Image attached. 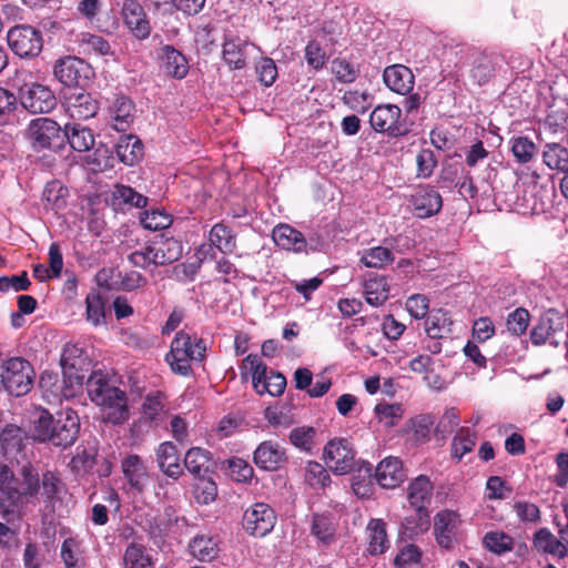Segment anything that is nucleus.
<instances>
[{"label":"nucleus","mask_w":568,"mask_h":568,"mask_svg":"<svg viewBox=\"0 0 568 568\" xmlns=\"http://www.w3.org/2000/svg\"><path fill=\"white\" fill-rule=\"evenodd\" d=\"M82 349L75 344H67L63 347L60 364L63 371V383L65 387L62 389L59 385L57 375H42L40 377V388L45 393L47 397H53V399H60V395L63 397L74 396V389L81 388L83 385L84 376L78 372L77 359L81 356Z\"/></svg>","instance_id":"1"},{"label":"nucleus","mask_w":568,"mask_h":568,"mask_svg":"<svg viewBox=\"0 0 568 568\" xmlns=\"http://www.w3.org/2000/svg\"><path fill=\"white\" fill-rule=\"evenodd\" d=\"M205 356L206 343L203 338L179 331L171 342L165 361L174 374L189 377L193 374L191 363H201Z\"/></svg>","instance_id":"2"},{"label":"nucleus","mask_w":568,"mask_h":568,"mask_svg":"<svg viewBox=\"0 0 568 568\" xmlns=\"http://www.w3.org/2000/svg\"><path fill=\"white\" fill-rule=\"evenodd\" d=\"M34 369L22 357H0V390L20 397L27 395L33 386Z\"/></svg>","instance_id":"3"},{"label":"nucleus","mask_w":568,"mask_h":568,"mask_svg":"<svg viewBox=\"0 0 568 568\" xmlns=\"http://www.w3.org/2000/svg\"><path fill=\"white\" fill-rule=\"evenodd\" d=\"M20 479L13 484L9 497L0 499V510L9 515L23 503H32L40 493V476L31 463L24 464L19 471Z\"/></svg>","instance_id":"4"},{"label":"nucleus","mask_w":568,"mask_h":568,"mask_svg":"<svg viewBox=\"0 0 568 568\" xmlns=\"http://www.w3.org/2000/svg\"><path fill=\"white\" fill-rule=\"evenodd\" d=\"M243 368H247L252 375V385L258 395L268 394L273 397L281 396L287 385L286 377L267 365L256 354H248L242 362Z\"/></svg>","instance_id":"5"},{"label":"nucleus","mask_w":568,"mask_h":568,"mask_svg":"<svg viewBox=\"0 0 568 568\" xmlns=\"http://www.w3.org/2000/svg\"><path fill=\"white\" fill-rule=\"evenodd\" d=\"M26 134L34 150L58 151L64 146L63 129L50 118H37L30 121Z\"/></svg>","instance_id":"6"},{"label":"nucleus","mask_w":568,"mask_h":568,"mask_svg":"<svg viewBox=\"0 0 568 568\" xmlns=\"http://www.w3.org/2000/svg\"><path fill=\"white\" fill-rule=\"evenodd\" d=\"M276 521L275 510L268 504L257 501L245 508L241 526L248 536L263 538L274 529Z\"/></svg>","instance_id":"7"},{"label":"nucleus","mask_w":568,"mask_h":568,"mask_svg":"<svg viewBox=\"0 0 568 568\" xmlns=\"http://www.w3.org/2000/svg\"><path fill=\"white\" fill-rule=\"evenodd\" d=\"M369 123L375 132L390 138L404 136L409 132L402 109L395 104L377 105L369 115Z\"/></svg>","instance_id":"8"},{"label":"nucleus","mask_w":568,"mask_h":568,"mask_svg":"<svg viewBox=\"0 0 568 568\" xmlns=\"http://www.w3.org/2000/svg\"><path fill=\"white\" fill-rule=\"evenodd\" d=\"M324 459L338 475L351 473L356 466V450L347 438L335 437L324 447Z\"/></svg>","instance_id":"9"},{"label":"nucleus","mask_w":568,"mask_h":568,"mask_svg":"<svg viewBox=\"0 0 568 568\" xmlns=\"http://www.w3.org/2000/svg\"><path fill=\"white\" fill-rule=\"evenodd\" d=\"M21 105L32 114L49 113L57 106V98L52 90L43 84L24 83L19 89Z\"/></svg>","instance_id":"10"},{"label":"nucleus","mask_w":568,"mask_h":568,"mask_svg":"<svg viewBox=\"0 0 568 568\" xmlns=\"http://www.w3.org/2000/svg\"><path fill=\"white\" fill-rule=\"evenodd\" d=\"M209 244H203L199 248V254L203 260L207 256L215 257L214 248L223 254H233L237 248L236 233L223 222L215 223L209 232Z\"/></svg>","instance_id":"11"},{"label":"nucleus","mask_w":568,"mask_h":568,"mask_svg":"<svg viewBox=\"0 0 568 568\" xmlns=\"http://www.w3.org/2000/svg\"><path fill=\"white\" fill-rule=\"evenodd\" d=\"M63 98L65 112L73 120H89L97 115L100 108L99 101L83 89L67 91Z\"/></svg>","instance_id":"12"},{"label":"nucleus","mask_w":568,"mask_h":568,"mask_svg":"<svg viewBox=\"0 0 568 568\" xmlns=\"http://www.w3.org/2000/svg\"><path fill=\"white\" fill-rule=\"evenodd\" d=\"M87 71L88 65L84 60L75 57L60 59L53 68L54 78L68 88V91L82 89V82L88 79Z\"/></svg>","instance_id":"13"},{"label":"nucleus","mask_w":568,"mask_h":568,"mask_svg":"<svg viewBox=\"0 0 568 568\" xmlns=\"http://www.w3.org/2000/svg\"><path fill=\"white\" fill-rule=\"evenodd\" d=\"M566 318L562 313L555 308H549L541 314L536 325L530 331V341L534 345L540 346L550 342L551 338L565 329Z\"/></svg>","instance_id":"14"},{"label":"nucleus","mask_w":568,"mask_h":568,"mask_svg":"<svg viewBox=\"0 0 568 568\" xmlns=\"http://www.w3.org/2000/svg\"><path fill=\"white\" fill-rule=\"evenodd\" d=\"M124 28L134 36H150L152 28L149 16L138 0H124L121 9Z\"/></svg>","instance_id":"15"},{"label":"nucleus","mask_w":568,"mask_h":568,"mask_svg":"<svg viewBox=\"0 0 568 568\" xmlns=\"http://www.w3.org/2000/svg\"><path fill=\"white\" fill-rule=\"evenodd\" d=\"M53 425H55L57 432L52 436V445L67 448L75 443L80 430V422L74 410L65 409L57 413Z\"/></svg>","instance_id":"16"},{"label":"nucleus","mask_w":568,"mask_h":568,"mask_svg":"<svg viewBox=\"0 0 568 568\" xmlns=\"http://www.w3.org/2000/svg\"><path fill=\"white\" fill-rule=\"evenodd\" d=\"M409 203L415 215L419 219H428L437 215L443 207L440 193L430 185L418 187L410 195Z\"/></svg>","instance_id":"17"},{"label":"nucleus","mask_w":568,"mask_h":568,"mask_svg":"<svg viewBox=\"0 0 568 568\" xmlns=\"http://www.w3.org/2000/svg\"><path fill=\"white\" fill-rule=\"evenodd\" d=\"M286 450L276 442L264 440L253 453L254 464L263 470L275 471L287 464Z\"/></svg>","instance_id":"18"},{"label":"nucleus","mask_w":568,"mask_h":568,"mask_svg":"<svg viewBox=\"0 0 568 568\" xmlns=\"http://www.w3.org/2000/svg\"><path fill=\"white\" fill-rule=\"evenodd\" d=\"M383 81L390 91L406 95L414 89L415 77L408 67L404 64H393L385 68Z\"/></svg>","instance_id":"19"},{"label":"nucleus","mask_w":568,"mask_h":568,"mask_svg":"<svg viewBox=\"0 0 568 568\" xmlns=\"http://www.w3.org/2000/svg\"><path fill=\"white\" fill-rule=\"evenodd\" d=\"M458 516L452 510H442L434 518V535L437 544L446 549L454 547L456 541V530Z\"/></svg>","instance_id":"20"},{"label":"nucleus","mask_w":568,"mask_h":568,"mask_svg":"<svg viewBox=\"0 0 568 568\" xmlns=\"http://www.w3.org/2000/svg\"><path fill=\"white\" fill-rule=\"evenodd\" d=\"M121 469L130 488L142 494L149 479V473L142 458L136 454L125 456L121 462Z\"/></svg>","instance_id":"21"},{"label":"nucleus","mask_w":568,"mask_h":568,"mask_svg":"<svg viewBox=\"0 0 568 568\" xmlns=\"http://www.w3.org/2000/svg\"><path fill=\"white\" fill-rule=\"evenodd\" d=\"M403 463L397 457H386L376 467L374 477L377 484L387 489L399 486L405 479Z\"/></svg>","instance_id":"22"},{"label":"nucleus","mask_w":568,"mask_h":568,"mask_svg":"<svg viewBox=\"0 0 568 568\" xmlns=\"http://www.w3.org/2000/svg\"><path fill=\"white\" fill-rule=\"evenodd\" d=\"M156 463L159 469L168 477L178 480L183 475V466L180 463V455L175 444L172 442L161 443L156 450Z\"/></svg>","instance_id":"23"},{"label":"nucleus","mask_w":568,"mask_h":568,"mask_svg":"<svg viewBox=\"0 0 568 568\" xmlns=\"http://www.w3.org/2000/svg\"><path fill=\"white\" fill-rule=\"evenodd\" d=\"M109 287H93L85 296L87 321L93 326L105 324V310L108 303Z\"/></svg>","instance_id":"24"},{"label":"nucleus","mask_w":568,"mask_h":568,"mask_svg":"<svg viewBox=\"0 0 568 568\" xmlns=\"http://www.w3.org/2000/svg\"><path fill=\"white\" fill-rule=\"evenodd\" d=\"M274 243L282 250L302 253L306 250L307 242L302 232L288 224H278L273 229Z\"/></svg>","instance_id":"25"},{"label":"nucleus","mask_w":568,"mask_h":568,"mask_svg":"<svg viewBox=\"0 0 568 568\" xmlns=\"http://www.w3.org/2000/svg\"><path fill=\"white\" fill-rule=\"evenodd\" d=\"M87 390L90 399L94 404H104L110 399V395L116 398L122 389L112 385L105 374L101 371H94L87 379Z\"/></svg>","instance_id":"26"},{"label":"nucleus","mask_w":568,"mask_h":568,"mask_svg":"<svg viewBox=\"0 0 568 568\" xmlns=\"http://www.w3.org/2000/svg\"><path fill=\"white\" fill-rule=\"evenodd\" d=\"M148 203V197L138 193L133 187L116 184L110 195V204L115 211H126L132 207H144Z\"/></svg>","instance_id":"27"},{"label":"nucleus","mask_w":568,"mask_h":568,"mask_svg":"<svg viewBox=\"0 0 568 568\" xmlns=\"http://www.w3.org/2000/svg\"><path fill=\"white\" fill-rule=\"evenodd\" d=\"M166 413L164 394L152 392L142 404L141 422L149 426H159L165 419Z\"/></svg>","instance_id":"28"},{"label":"nucleus","mask_w":568,"mask_h":568,"mask_svg":"<svg viewBox=\"0 0 568 568\" xmlns=\"http://www.w3.org/2000/svg\"><path fill=\"white\" fill-rule=\"evenodd\" d=\"M248 42L243 38H225L222 59L231 70L246 67Z\"/></svg>","instance_id":"29"},{"label":"nucleus","mask_w":568,"mask_h":568,"mask_svg":"<svg viewBox=\"0 0 568 568\" xmlns=\"http://www.w3.org/2000/svg\"><path fill=\"white\" fill-rule=\"evenodd\" d=\"M434 486L425 475L413 479L407 487V498L414 509H427L432 501Z\"/></svg>","instance_id":"30"},{"label":"nucleus","mask_w":568,"mask_h":568,"mask_svg":"<svg viewBox=\"0 0 568 568\" xmlns=\"http://www.w3.org/2000/svg\"><path fill=\"white\" fill-rule=\"evenodd\" d=\"M97 405L101 407L102 419L105 423L119 425L129 419L128 397L124 390L116 394V398L110 395L109 400Z\"/></svg>","instance_id":"31"},{"label":"nucleus","mask_w":568,"mask_h":568,"mask_svg":"<svg viewBox=\"0 0 568 568\" xmlns=\"http://www.w3.org/2000/svg\"><path fill=\"white\" fill-rule=\"evenodd\" d=\"M115 153L122 163L133 166L143 159L144 145L136 135H123L115 144Z\"/></svg>","instance_id":"32"},{"label":"nucleus","mask_w":568,"mask_h":568,"mask_svg":"<svg viewBox=\"0 0 568 568\" xmlns=\"http://www.w3.org/2000/svg\"><path fill=\"white\" fill-rule=\"evenodd\" d=\"M64 143L68 142L72 150L87 152L94 146V134L91 129L79 123H67L63 128Z\"/></svg>","instance_id":"33"},{"label":"nucleus","mask_w":568,"mask_h":568,"mask_svg":"<svg viewBox=\"0 0 568 568\" xmlns=\"http://www.w3.org/2000/svg\"><path fill=\"white\" fill-rule=\"evenodd\" d=\"M183 465V468H185L194 478H197L209 475L212 471L214 463L207 450L201 447H192L186 452Z\"/></svg>","instance_id":"34"},{"label":"nucleus","mask_w":568,"mask_h":568,"mask_svg":"<svg viewBox=\"0 0 568 568\" xmlns=\"http://www.w3.org/2000/svg\"><path fill=\"white\" fill-rule=\"evenodd\" d=\"M155 256V265H168L178 261L183 253L182 242L174 237L160 236V240L152 242Z\"/></svg>","instance_id":"35"},{"label":"nucleus","mask_w":568,"mask_h":568,"mask_svg":"<svg viewBox=\"0 0 568 568\" xmlns=\"http://www.w3.org/2000/svg\"><path fill=\"white\" fill-rule=\"evenodd\" d=\"M134 103L126 97H118L111 109L113 128L118 132H125L134 120Z\"/></svg>","instance_id":"36"},{"label":"nucleus","mask_w":568,"mask_h":568,"mask_svg":"<svg viewBox=\"0 0 568 568\" xmlns=\"http://www.w3.org/2000/svg\"><path fill=\"white\" fill-rule=\"evenodd\" d=\"M395 261L394 252L382 245H376L362 251L359 263L368 268L384 270Z\"/></svg>","instance_id":"37"},{"label":"nucleus","mask_w":568,"mask_h":568,"mask_svg":"<svg viewBox=\"0 0 568 568\" xmlns=\"http://www.w3.org/2000/svg\"><path fill=\"white\" fill-rule=\"evenodd\" d=\"M453 321L445 310L433 311L425 321V331L430 339H440L452 332Z\"/></svg>","instance_id":"38"},{"label":"nucleus","mask_w":568,"mask_h":568,"mask_svg":"<svg viewBox=\"0 0 568 568\" xmlns=\"http://www.w3.org/2000/svg\"><path fill=\"white\" fill-rule=\"evenodd\" d=\"M368 535V552L371 555H381L389 547V541L386 532V523L383 519H371L367 528Z\"/></svg>","instance_id":"39"},{"label":"nucleus","mask_w":568,"mask_h":568,"mask_svg":"<svg viewBox=\"0 0 568 568\" xmlns=\"http://www.w3.org/2000/svg\"><path fill=\"white\" fill-rule=\"evenodd\" d=\"M161 67L164 72L173 78L183 79L189 71V64L185 57L170 45L163 48Z\"/></svg>","instance_id":"40"},{"label":"nucleus","mask_w":568,"mask_h":568,"mask_svg":"<svg viewBox=\"0 0 568 568\" xmlns=\"http://www.w3.org/2000/svg\"><path fill=\"white\" fill-rule=\"evenodd\" d=\"M414 514L406 516L400 526V534L413 539L430 527V516L428 509H414Z\"/></svg>","instance_id":"41"},{"label":"nucleus","mask_w":568,"mask_h":568,"mask_svg":"<svg viewBox=\"0 0 568 568\" xmlns=\"http://www.w3.org/2000/svg\"><path fill=\"white\" fill-rule=\"evenodd\" d=\"M364 295L369 305L374 307L383 305L389 297V285L386 277L375 275L366 280L364 283Z\"/></svg>","instance_id":"42"},{"label":"nucleus","mask_w":568,"mask_h":568,"mask_svg":"<svg viewBox=\"0 0 568 568\" xmlns=\"http://www.w3.org/2000/svg\"><path fill=\"white\" fill-rule=\"evenodd\" d=\"M541 156L550 170L568 173V149L561 143H546Z\"/></svg>","instance_id":"43"},{"label":"nucleus","mask_w":568,"mask_h":568,"mask_svg":"<svg viewBox=\"0 0 568 568\" xmlns=\"http://www.w3.org/2000/svg\"><path fill=\"white\" fill-rule=\"evenodd\" d=\"M477 443V433L469 427H460L452 440L450 455L456 462L470 453Z\"/></svg>","instance_id":"44"},{"label":"nucleus","mask_w":568,"mask_h":568,"mask_svg":"<svg viewBox=\"0 0 568 568\" xmlns=\"http://www.w3.org/2000/svg\"><path fill=\"white\" fill-rule=\"evenodd\" d=\"M534 545L537 549L564 558L567 556V547L557 539L548 528H540L534 534Z\"/></svg>","instance_id":"45"},{"label":"nucleus","mask_w":568,"mask_h":568,"mask_svg":"<svg viewBox=\"0 0 568 568\" xmlns=\"http://www.w3.org/2000/svg\"><path fill=\"white\" fill-rule=\"evenodd\" d=\"M328 41L326 38L318 40L312 39L305 47V59L308 67L314 70L322 69L331 57L328 51Z\"/></svg>","instance_id":"46"},{"label":"nucleus","mask_w":568,"mask_h":568,"mask_svg":"<svg viewBox=\"0 0 568 568\" xmlns=\"http://www.w3.org/2000/svg\"><path fill=\"white\" fill-rule=\"evenodd\" d=\"M14 54L23 59L38 57L42 49V38H6Z\"/></svg>","instance_id":"47"},{"label":"nucleus","mask_w":568,"mask_h":568,"mask_svg":"<svg viewBox=\"0 0 568 568\" xmlns=\"http://www.w3.org/2000/svg\"><path fill=\"white\" fill-rule=\"evenodd\" d=\"M484 547L498 556L509 552L514 549V538L504 531H488L483 538Z\"/></svg>","instance_id":"48"},{"label":"nucleus","mask_w":568,"mask_h":568,"mask_svg":"<svg viewBox=\"0 0 568 568\" xmlns=\"http://www.w3.org/2000/svg\"><path fill=\"white\" fill-rule=\"evenodd\" d=\"M54 418L48 409L40 408L33 414L32 426L30 432L32 437L41 443H45V438H50L49 428L54 424Z\"/></svg>","instance_id":"49"},{"label":"nucleus","mask_w":568,"mask_h":568,"mask_svg":"<svg viewBox=\"0 0 568 568\" xmlns=\"http://www.w3.org/2000/svg\"><path fill=\"white\" fill-rule=\"evenodd\" d=\"M63 489V484L57 474L53 471H45L42 474L40 480V490L47 505L53 506L59 499V495Z\"/></svg>","instance_id":"50"},{"label":"nucleus","mask_w":568,"mask_h":568,"mask_svg":"<svg viewBox=\"0 0 568 568\" xmlns=\"http://www.w3.org/2000/svg\"><path fill=\"white\" fill-rule=\"evenodd\" d=\"M189 547L191 554L201 561H210L217 555V545L211 537L196 536Z\"/></svg>","instance_id":"51"},{"label":"nucleus","mask_w":568,"mask_h":568,"mask_svg":"<svg viewBox=\"0 0 568 568\" xmlns=\"http://www.w3.org/2000/svg\"><path fill=\"white\" fill-rule=\"evenodd\" d=\"M67 189L63 187L59 182L52 181L47 183L42 192V201L44 207L50 210H60L65 206V194Z\"/></svg>","instance_id":"52"},{"label":"nucleus","mask_w":568,"mask_h":568,"mask_svg":"<svg viewBox=\"0 0 568 568\" xmlns=\"http://www.w3.org/2000/svg\"><path fill=\"white\" fill-rule=\"evenodd\" d=\"M125 568H153L151 557L145 552L144 546L132 542L124 552Z\"/></svg>","instance_id":"53"},{"label":"nucleus","mask_w":568,"mask_h":568,"mask_svg":"<svg viewBox=\"0 0 568 568\" xmlns=\"http://www.w3.org/2000/svg\"><path fill=\"white\" fill-rule=\"evenodd\" d=\"M510 144L511 153L520 164L530 162L537 153V145L527 136L513 138Z\"/></svg>","instance_id":"54"},{"label":"nucleus","mask_w":568,"mask_h":568,"mask_svg":"<svg viewBox=\"0 0 568 568\" xmlns=\"http://www.w3.org/2000/svg\"><path fill=\"white\" fill-rule=\"evenodd\" d=\"M374 413L378 420L389 428L396 426L403 418L404 409L402 404L398 403H378L374 408Z\"/></svg>","instance_id":"55"},{"label":"nucleus","mask_w":568,"mask_h":568,"mask_svg":"<svg viewBox=\"0 0 568 568\" xmlns=\"http://www.w3.org/2000/svg\"><path fill=\"white\" fill-rule=\"evenodd\" d=\"M196 483L194 484L193 494L194 498L199 504L207 505L215 500L217 496V486L209 477V475L195 478Z\"/></svg>","instance_id":"56"},{"label":"nucleus","mask_w":568,"mask_h":568,"mask_svg":"<svg viewBox=\"0 0 568 568\" xmlns=\"http://www.w3.org/2000/svg\"><path fill=\"white\" fill-rule=\"evenodd\" d=\"M423 552L418 546L408 544L403 547L394 559L397 568H420Z\"/></svg>","instance_id":"57"},{"label":"nucleus","mask_w":568,"mask_h":568,"mask_svg":"<svg viewBox=\"0 0 568 568\" xmlns=\"http://www.w3.org/2000/svg\"><path fill=\"white\" fill-rule=\"evenodd\" d=\"M141 224L144 229L151 231H161L171 226L172 215L161 210L145 211L141 216Z\"/></svg>","instance_id":"58"},{"label":"nucleus","mask_w":568,"mask_h":568,"mask_svg":"<svg viewBox=\"0 0 568 568\" xmlns=\"http://www.w3.org/2000/svg\"><path fill=\"white\" fill-rule=\"evenodd\" d=\"M409 424L413 429V438L418 444H424L430 439L434 428V418L430 415H418L410 418Z\"/></svg>","instance_id":"59"},{"label":"nucleus","mask_w":568,"mask_h":568,"mask_svg":"<svg viewBox=\"0 0 568 568\" xmlns=\"http://www.w3.org/2000/svg\"><path fill=\"white\" fill-rule=\"evenodd\" d=\"M0 443L6 454L18 452L22 447V430L20 427L8 424L0 433Z\"/></svg>","instance_id":"60"},{"label":"nucleus","mask_w":568,"mask_h":568,"mask_svg":"<svg viewBox=\"0 0 568 568\" xmlns=\"http://www.w3.org/2000/svg\"><path fill=\"white\" fill-rule=\"evenodd\" d=\"M334 531L335 529L327 516L320 514L313 515L311 532L318 540L329 544L333 540Z\"/></svg>","instance_id":"61"},{"label":"nucleus","mask_w":568,"mask_h":568,"mask_svg":"<svg viewBox=\"0 0 568 568\" xmlns=\"http://www.w3.org/2000/svg\"><path fill=\"white\" fill-rule=\"evenodd\" d=\"M80 54L91 55H106L111 54V47L105 38H82L79 42Z\"/></svg>","instance_id":"62"},{"label":"nucleus","mask_w":568,"mask_h":568,"mask_svg":"<svg viewBox=\"0 0 568 568\" xmlns=\"http://www.w3.org/2000/svg\"><path fill=\"white\" fill-rule=\"evenodd\" d=\"M342 100L351 110L363 114L371 106L372 95L365 91L348 90L344 93Z\"/></svg>","instance_id":"63"},{"label":"nucleus","mask_w":568,"mask_h":568,"mask_svg":"<svg viewBox=\"0 0 568 568\" xmlns=\"http://www.w3.org/2000/svg\"><path fill=\"white\" fill-rule=\"evenodd\" d=\"M417 178L427 179L432 176L437 166V158L433 150L422 149L416 155Z\"/></svg>","instance_id":"64"}]
</instances>
